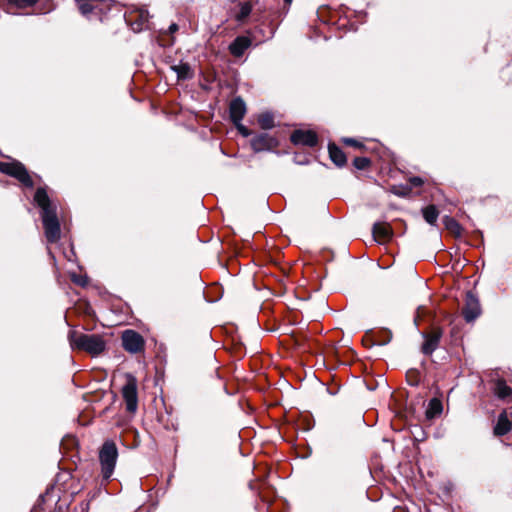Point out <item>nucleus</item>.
Instances as JSON below:
<instances>
[{
    "label": "nucleus",
    "instance_id": "obj_2",
    "mask_svg": "<svg viewBox=\"0 0 512 512\" xmlns=\"http://www.w3.org/2000/svg\"><path fill=\"white\" fill-rule=\"evenodd\" d=\"M68 339L72 349L82 350L92 356H98L106 348V342L101 335L85 334L77 331H70Z\"/></svg>",
    "mask_w": 512,
    "mask_h": 512
},
{
    "label": "nucleus",
    "instance_id": "obj_27",
    "mask_svg": "<svg viewBox=\"0 0 512 512\" xmlns=\"http://www.w3.org/2000/svg\"><path fill=\"white\" fill-rule=\"evenodd\" d=\"M392 192L395 194V195H398V196H401V197H405L409 194L410 192V189L409 188H404V187H394Z\"/></svg>",
    "mask_w": 512,
    "mask_h": 512
},
{
    "label": "nucleus",
    "instance_id": "obj_6",
    "mask_svg": "<svg viewBox=\"0 0 512 512\" xmlns=\"http://www.w3.org/2000/svg\"><path fill=\"white\" fill-rule=\"evenodd\" d=\"M149 17L146 9H136L129 12L125 20L134 32H140L148 27Z\"/></svg>",
    "mask_w": 512,
    "mask_h": 512
},
{
    "label": "nucleus",
    "instance_id": "obj_29",
    "mask_svg": "<svg viewBox=\"0 0 512 512\" xmlns=\"http://www.w3.org/2000/svg\"><path fill=\"white\" fill-rule=\"evenodd\" d=\"M344 142L348 145H351V146H354V147H361L362 145L357 142L355 139L353 138H346L344 139Z\"/></svg>",
    "mask_w": 512,
    "mask_h": 512
},
{
    "label": "nucleus",
    "instance_id": "obj_34",
    "mask_svg": "<svg viewBox=\"0 0 512 512\" xmlns=\"http://www.w3.org/2000/svg\"><path fill=\"white\" fill-rule=\"evenodd\" d=\"M284 2L288 5H290L292 3V0H284Z\"/></svg>",
    "mask_w": 512,
    "mask_h": 512
},
{
    "label": "nucleus",
    "instance_id": "obj_10",
    "mask_svg": "<svg viewBox=\"0 0 512 512\" xmlns=\"http://www.w3.org/2000/svg\"><path fill=\"white\" fill-rule=\"evenodd\" d=\"M462 314L467 322L474 321L481 314V307L478 298L471 292L466 294L465 306Z\"/></svg>",
    "mask_w": 512,
    "mask_h": 512
},
{
    "label": "nucleus",
    "instance_id": "obj_33",
    "mask_svg": "<svg viewBox=\"0 0 512 512\" xmlns=\"http://www.w3.org/2000/svg\"><path fill=\"white\" fill-rule=\"evenodd\" d=\"M390 341V338H388L386 341H383L381 343H379L380 345H386L388 342Z\"/></svg>",
    "mask_w": 512,
    "mask_h": 512
},
{
    "label": "nucleus",
    "instance_id": "obj_16",
    "mask_svg": "<svg viewBox=\"0 0 512 512\" xmlns=\"http://www.w3.org/2000/svg\"><path fill=\"white\" fill-rule=\"evenodd\" d=\"M493 392L497 398L504 400L512 395V388L502 379H498L493 388Z\"/></svg>",
    "mask_w": 512,
    "mask_h": 512
},
{
    "label": "nucleus",
    "instance_id": "obj_19",
    "mask_svg": "<svg viewBox=\"0 0 512 512\" xmlns=\"http://www.w3.org/2000/svg\"><path fill=\"white\" fill-rule=\"evenodd\" d=\"M443 406L442 402L437 398H432L429 403L428 407L426 409V418L427 419H434L435 417L440 416L442 413Z\"/></svg>",
    "mask_w": 512,
    "mask_h": 512
},
{
    "label": "nucleus",
    "instance_id": "obj_3",
    "mask_svg": "<svg viewBox=\"0 0 512 512\" xmlns=\"http://www.w3.org/2000/svg\"><path fill=\"white\" fill-rule=\"evenodd\" d=\"M118 450L114 442L106 441L99 451L101 472L104 479H109L115 469Z\"/></svg>",
    "mask_w": 512,
    "mask_h": 512
},
{
    "label": "nucleus",
    "instance_id": "obj_1",
    "mask_svg": "<svg viewBox=\"0 0 512 512\" xmlns=\"http://www.w3.org/2000/svg\"><path fill=\"white\" fill-rule=\"evenodd\" d=\"M34 200L41 208V218L48 242L54 243L58 241L60 238V223L56 213V206L52 205L44 188L37 189Z\"/></svg>",
    "mask_w": 512,
    "mask_h": 512
},
{
    "label": "nucleus",
    "instance_id": "obj_24",
    "mask_svg": "<svg viewBox=\"0 0 512 512\" xmlns=\"http://www.w3.org/2000/svg\"><path fill=\"white\" fill-rule=\"evenodd\" d=\"M353 163L357 169L363 170L370 165V160L366 157H356Z\"/></svg>",
    "mask_w": 512,
    "mask_h": 512
},
{
    "label": "nucleus",
    "instance_id": "obj_17",
    "mask_svg": "<svg viewBox=\"0 0 512 512\" xmlns=\"http://www.w3.org/2000/svg\"><path fill=\"white\" fill-rule=\"evenodd\" d=\"M329 156L333 163L341 167L346 163V156L344 152L335 144H329L328 146Z\"/></svg>",
    "mask_w": 512,
    "mask_h": 512
},
{
    "label": "nucleus",
    "instance_id": "obj_14",
    "mask_svg": "<svg viewBox=\"0 0 512 512\" xmlns=\"http://www.w3.org/2000/svg\"><path fill=\"white\" fill-rule=\"evenodd\" d=\"M512 429V421L509 420L506 410H503L497 419L494 426L493 433L495 436H503L510 432Z\"/></svg>",
    "mask_w": 512,
    "mask_h": 512
},
{
    "label": "nucleus",
    "instance_id": "obj_18",
    "mask_svg": "<svg viewBox=\"0 0 512 512\" xmlns=\"http://www.w3.org/2000/svg\"><path fill=\"white\" fill-rule=\"evenodd\" d=\"M171 69L176 73L178 79L186 80L194 76V72L188 63L173 65Z\"/></svg>",
    "mask_w": 512,
    "mask_h": 512
},
{
    "label": "nucleus",
    "instance_id": "obj_30",
    "mask_svg": "<svg viewBox=\"0 0 512 512\" xmlns=\"http://www.w3.org/2000/svg\"><path fill=\"white\" fill-rule=\"evenodd\" d=\"M410 183L413 185V186H421L423 184V180L420 178V177H412L410 179Z\"/></svg>",
    "mask_w": 512,
    "mask_h": 512
},
{
    "label": "nucleus",
    "instance_id": "obj_31",
    "mask_svg": "<svg viewBox=\"0 0 512 512\" xmlns=\"http://www.w3.org/2000/svg\"><path fill=\"white\" fill-rule=\"evenodd\" d=\"M177 29H178V26L175 23L171 24L170 27H169V31L171 33L175 32Z\"/></svg>",
    "mask_w": 512,
    "mask_h": 512
},
{
    "label": "nucleus",
    "instance_id": "obj_15",
    "mask_svg": "<svg viewBox=\"0 0 512 512\" xmlns=\"http://www.w3.org/2000/svg\"><path fill=\"white\" fill-rule=\"evenodd\" d=\"M251 45V40L245 36L237 37L229 46L230 53L235 57H240Z\"/></svg>",
    "mask_w": 512,
    "mask_h": 512
},
{
    "label": "nucleus",
    "instance_id": "obj_23",
    "mask_svg": "<svg viewBox=\"0 0 512 512\" xmlns=\"http://www.w3.org/2000/svg\"><path fill=\"white\" fill-rule=\"evenodd\" d=\"M38 0H8L10 4L15 5L17 8H27L35 3H37Z\"/></svg>",
    "mask_w": 512,
    "mask_h": 512
},
{
    "label": "nucleus",
    "instance_id": "obj_8",
    "mask_svg": "<svg viewBox=\"0 0 512 512\" xmlns=\"http://www.w3.org/2000/svg\"><path fill=\"white\" fill-rule=\"evenodd\" d=\"M278 145V140L268 133H260L251 139V147L255 152L272 151Z\"/></svg>",
    "mask_w": 512,
    "mask_h": 512
},
{
    "label": "nucleus",
    "instance_id": "obj_25",
    "mask_svg": "<svg viewBox=\"0 0 512 512\" xmlns=\"http://www.w3.org/2000/svg\"><path fill=\"white\" fill-rule=\"evenodd\" d=\"M445 226L450 229L453 232L459 233L460 232V226L459 224L453 219L446 217L444 220Z\"/></svg>",
    "mask_w": 512,
    "mask_h": 512
},
{
    "label": "nucleus",
    "instance_id": "obj_21",
    "mask_svg": "<svg viewBox=\"0 0 512 512\" xmlns=\"http://www.w3.org/2000/svg\"><path fill=\"white\" fill-rule=\"evenodd\" d=\"M258 123L262 129H271L274 126V117L271 113H263L258 117Z\"/></svg>",
    "mask_w": 512,
    "mask_h": 512
},
{
    "label": "nucleus",
    "instance_id": "obj_26",
    "mask_svg": "<svg viewBox=\"0 0 512 512\" xmlns=\"http://www.w3.org/2000/svg\"><path fill=\"white\" fill-rule=\"evenodd\" d=\"M78 8L83 15H87L93 10V6L87 1H78Z\"/></svg>",
    "mask_w": 512,
    "mask_h": 512
},
{
    "label": "nucleus",
    "instance_id": "obj_11",
    "mask_svg": "<svg viewBox=\"0 0 512 512\" xmlns=\"http://www.w3.org/2000/svg\"><path fill=\"white\" fill-rule=\"evenodd\" d=\"M291 141L295 145L313 147L317 144L318 138L316 133L311 130H296L291 135Z\"/></svg>",
    "mask_w": 512,
    "mask_h": 512
},
{
    "label": "nucleus",
    "instance_id": "obj_7",
    "mask_svg": "<svg viewBox=\"0 0 512 512\" xmlns=\"http://www.w3.org/2000/svg\"><path fill=\"white\" fill-rule=\"evenodd\" d=\"M422 336L424 342L421 346V351L425 355H432V353L439 347L440 340L443 336V330L439 327H434L430 332H423Z\"/></svg>",
    "mask_w": 512,
    "mask_h": 512
},
{
    "label": "nucleus",
    "instance_id": "obj_20",
    "mask_svg": "<svg viewBox=\"0 0 512 512\" xmlns=\"http://www.w3.org/2000/svg\"><path fill=\"white\" fill-rule=\"evenodd\" d=\"M422 213L427 223H429L430 225H435L439 216V212L434 205H429L423 208Z\"/></svg>",
    "mask_w": 512,
    "mask_h": 512
},
{
    "label": "nucleus",
    "instance_id": "obj_32",
    "mask_svg": "<svg viewBox=\"0 0 512 512\" xmlns=\"http://www.w3.org/2000/svg\"><path fill=\"white\" fill-rule=\"evenodd\" d=\"M73 280H74V282H76V283H78V284H80V285H82V286H84V285L86 284V282H85V281H82V279L74 278Z\"/></svg>",
    "mask_w": 512,
    "mask_h": 512
},
{
    "label": "nucleus",
    "instance_id": "obj_9",
    "mask_svg": "<svg viewBox=\"0 0 512 512\" xmlns=\"http://www.w3.org/2000/svg\"><path fill=\"white\" fill-rule=\"evenodd\" d=\"M122 345L126 351L138 353L144 348V340L139 333L133 330H126L122 334Z\"/></svg>",
    "mask_w": 512,
    "mask_h": 512
},
{
    "label": "nucleus",
    "instance_id": "obj_4",
    "mask_svg": "<svg viewBox=\"0 0 512 512\" xmlns=\"http://www.w3.org/2000/svg\"><path fill=\"white\" fill-rule=\"evenodd\" d=\"M121 392L126 410L130 413H135L138 408V388L137 379L133 375H126V383L122 387Z\"/></svg>",
    "mask_w": 512,
    "mask_h": 512
},
{
    "label": "nucleus",
    "instance_id": "obj_13",
    "mask_svg": "<svg viewBox=\"0 0 512 512\" xmlns=\"http://www.w3.org/2000/svg\"><path fill=\"white\" fill-rule=\"evenodd\" d=\"M229 111L233 123L241 122L246 113L245 102L239 97L233 99L230 103Z\"/></svg>",
    "mask_w": 512,
    "mask_h": 512
},
{
    "label": "nucleus",
    "instance_id": "obj_12",
    "mask_svg": "<svg viewBox=\"0 0 512 512\" xmlns=\"http://www.w3.org/2000/svg\"><path fill=\"white\" fill-rule=\"evenodd\" d=\"M372 233L375 240L379 243H386L391 240L393 236L390 225L385 222H376L373 225Z\"/></svg>",
    "mask_w": 512,
    "mask_h": 512
},
{
    "label": "nucleus",
    "instance_id": "obj_5",
    "mask_svg": "<svg viewBox=\"0 0 512 512\" xmlns=\"http://www.w3.org/2000/svg\"><path fill=\"white\" fill-rule=\"evenodd\" d=\"M0 171L19 180L27 187L33 186V181L26 168L20 162H1Z\"/></svg>",
    "mask_w": 512,
    "mask_h": 512
},
{
    "label": "nucleus",
    "instance_id": "obj_22",
    "mask_svg": "<svg viewBox=\"0 0 512 512\" xmlns=\"http://www.w3.org/2000/svg\"><path fill=\"white\" fill-rule=\"evenodd\" d=\"M252 11V5L249 2H244L240 4V10L237 14L236 18L238 21H242L247 18Z\"/></svg>",
    "mask_w": 512,
    "mask_h": 512
},
{
    "label": "nucleus",
    "instance_id": "obj_28",
    "mask_svg": "<svg viewBox=\"0 0 512 512\" xmlns=\"http://www.w3.org/2000/svg\"><path fill=\"white\" fill-rule=\"evenodd\" d=\"M234 124L236 125V127L241 135H243L245 137L250 135V131L248 130V128H246L244 125H242L241 122L234 123Z\"/></svg>",
    "mask_w": 512,
    "mask_h": 512
}]
</instances>
